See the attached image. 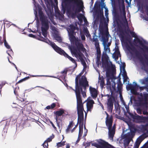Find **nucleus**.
Listing matches in <instances>:
<instances>
[{
  "label": "nucleus",
  "instance_id": "nucleus-40",
  "mask_svg": "<svg viewBox=\"0 0 148 148\" xmlns=\"http://www.w3.org/2000/svg\"><path fill=\"white\" fill-rule=\"evenodd\" d=\"M29 36L30 37H32L33 38H34L35 37V36L33 34H29Z\"/></svg>",
  "mask_w": 148,
  "mask_h": 148
},
{
  "label": "nucleus",
  "instance_id": "nucleus-31",
  "mask_svg": "<svg viewBox=\"0 0 148 148\" xmlns=\"http://www.w3.org/2000/svg\"><path fill=\"white\" fill-rule=\"evenodd\" d=\"M65 141H63L62 142L59 143L57 144L58 147H60L64 146L65 145Z\"/></svg>",
  "mask_w": 148,
  "mask_h": 148
},
{
  "label": "nucleus",
  "instance_id": "nucleus-2",
  "mask_svg": "<svg viewBox=\"0 0 148 148\" xmlns=\"http://www.w3.org/2000/svg\"><path fill=\"white\" fill-rule=\"evenodd\" d=\"M75 29V27L73 25H70L66 28L72 46L71 47H69V48L72 55L81 62L84 67L83 70L84 71L86 68V64L84 60L85 57L81 51L84 52L85 49L80 40L74 36L75 34L74 32Z\"/></svg>",
  "mask_w": 148,
  "mask_h": 148
},
{
  "label": "nucleus",
  "instance_id": "nucleus-38",
  "mask_svg": "<svg viewBox=\"0 0 148 148\" xmlns=\"http://www.w3.org/2000/svg\"><path fill=\"white\" fill-rule=\"evenodd\" d=\"M70 129H69V128L68 127L66 129V130H65V132L66 134H68L69 133V130Z\"/></svg>",
  "mask_w": 148,
  "mask_h": 148
},
{
  "label": "nucleus",
  "instance_id": "nucleus-30",
  "mask_svg": "<svg viewBox=\"0 0 148 148\" xmlns=\"http://www.w3.org/2000/svg\"><path fill=\"white\" fill-rule=\"evenodd\" d=\"M4 44L5 46L7 48L9 49L10 48V46L6 42L5 38V37L4 38Z\"/></svg>",
  "mask_w": 148,
  "mask_h": 148
},
{
  "label": "nucleus",
  "instance_id": "nucleus-44",
  "mask_svg": "<svg viewBox=\"0 0 148 148\" xmlns=\"http://www.w3.org/2000/svg\"><path fill=\"white\" fill-rule=\"evenodd\" d=\"M118 118L121 120H123L124 119L123 117L121 116H119Z\"/></svg>",
  "mask_w": 148,
  "mask_h": 148
},
{
  "label": "nucleus",
  "instance_id": "nucleus-51",
  "mask_svg": "<svg viewBox=\"0 0 148 148\" xmlns=\"http://www.w3.org/2000/svg\"><path fill=\"white\" fill-rule=\"evenodd\" d=\"M147 118L148 119V116L147 117ZM146 128L148 129V123L146 125Z\"/></svg>",
  "mask_w": 148,
  "mask_h": 148
},
{
  "label": "nucleus",
  "instance_id": "nucleus-17",
  "mask_svg": "<svg viewBox=\"0 0 148 148\" xmlns=\"http://www.w3.org/2000/svg\"><path fill=\"white\" fill-rule=\"evenodd\" d=\"M64 113V110L62 109H60L58 111H56L54 113L56 115L55 119L57 125L59 127H60L59 122L58 121V118L59 116H61Z\"/></svg>",
  "mask_w": 148,
  "mask_h": 148
},
{
  "label": "nucleus",
  "instance_id": "nucleus-14",
  "mask_svg": "<svg viewBox=\"0 0 148 148\" xmlns=\"http://www.w3.org/2000/svg\"><path fill=\"white\" fill-rule=\"evenodd\" d=\"M126 12L124 9L123 10L122 13L121 14V23L122 25L125 27H128V25L125 16Z\"/></svg>",
  "mask_w": 148,
  "mask_h": 148
},
{
  "label": "nucleus",
  "instance_id": "nucleus-50",
  "mask_svg": "<svg viewBox=\"0 0 148 148\" xmlns=\"http://www.w3.org/2000/svg\"><path fill=\"white\" fill-rule=\"evenodd\" d=\"M45 90H46V91H48V92H49V93L50 94H51V92H50V91L49 90H47V89H45Z\"/></svg>",
  "mask_w": 148,
  "mask_h": 148
},
{
  "label": "nucleus",
  "instance_id": "nucleus-47",
  "mask_svg": "<svg viewBox=\"0 0 148 148\" xmlns=\"http://www.w3.org/2000/svg\"><path fill=\"white\" fill-rule=\"evenodd\" d=\"M143 114H148V113L146 111H144Z\"/></svg>",
  "mask_w": 148,
  "mask_h": 148
},
{
  "label": "nucleus",
  "instance_id": "nucleus-59",
  "mask_svg": "<svg viewBox=\"0 0 148 148\" xmlns=\"http://www.w3.org/2000/svg\"><path fill=\"white\" fill-rule=\"evenodd\" d=\"M110 63L111 64V65H112V63L111 62H110Z\"/></svg>",
  "mask_w": 148,
  "mask_h": 148
},
{
  "label": "nucleus",
  "instance_id": "nucleus-28",
  "mask_svg": "<svg viewBox=\"0 0 148 148\" xmlns=\"http://www.w3.org/2000/svg\"><path fill=\"white\" fill-rule=\"evenodd\" d=\"M108 8H106V9H105V16H106V18L107 21L108 22L109 21V18L108 16Z\"/></svg>",
  "mask_w": 148,
  "mask_h": 148
},
{
  "label": "nucleus",
  "instance_id": "nucleus-64",
  "mask_svg": "<svg viewBox=\"0 0 148 148\" xmlns=\"http://www.w3.org/2000/svg\"><path fill=\"white\" fill-rule=\"evenodd\" d=\"M148 15V14H147Z\"/></svg>",
  "mask_w": 148,
  "mask_h": 148
},
{
  "label": "nucleus",
  "instance_id": "nucleus-41",
  "mask_svg": "<svg viewBox=\"0 0 148 148\" xmlns=\"http://www.w3.org/2000/svg\"><path fill=\"white\" fill-rule=\"evenodd\" d=\"M132 97H131L130 98V99L129 101V104H132Z\"/></svg>",
  "mask_w": 148,
  "mask_h": 148
},
{
  "label": "nucleus",
  "instance_id": "nucleus-4",
  "mask_svg": "<svg viewBox=\"0 0 148 148\" xmlns=\"http://www.w3.org/2000/svg\"><path fill=\"white\" fill-rule=\"evenodd\" d=\"M113 68L112 70H107L106 72L107 80L106 84L110 90H116V83L117 82L118 91L119 92L120 96H121V92L122 89V84L121 81L120 77H116L114 75V69Z\"/></svg>",
  "mask_w": 148,
  "mask_h": 148
},
{
  "label": "nucleus",
  "instance_id": "nucleus-43",
  "mask_svg": "<svg viewBox=\"0 0 148 148\" xmlns=\"http://www.w3.org/2000/svg\"><path fill=\"white\" fill-rule=\"evenodd\" d=\"M46 109H51V106H47L46 107Z\"/></svg>",
  "mask_w": 148,
  "mask_h": 148
},
{
  "label": "nucleus",
  "instance_id": "nucleus-21",
  "mask_svg": "<svg viewBox=\"0 0 148 148\" xmlns=\"http://www.w3.org/2000/svg\"><path fill=\"white\" fill-rule=\"evenodd\" d=\"M148 136V131H147L145 133H144L140 136L136 140V142L140 143L145 138Z\"/></svg>",
  "mask_w": 148,
  "mask_h": 148
},
{
  "label": "nucleus",
  "instance_id": "nucleus-25",
  "mask_svg": "<svg viewBox=\"0 0 148 148\" xmlns=\"http://www.w3.org/2000/svg\"><path fill=\"white\" fill-rule=\"evenodd\" d=\"M125 140H124V144L125 146H127L128 145L130 142L132 141V139H130L127 138H124Z\"/></svg>",
  "mask_w": 148,
  "mask_h": 148
},
{
  "label": "nucleus",
  "instance_id": "nucleus-24",
  "mask_svg": "<svg viewBox=\"0 0 148 148\" xmlns=\"http://www.w3.org/2000/svg\"><path fill=\"white\" fill-rule=\"evenodd\" d=\"M54 137L53 135L51 136L50 137L48 138L47 140H45L44 143L42 144L44 148H48V143L50 142L52 138Z\"/></svg>",
  "mask_w": 148,
  "mask_h": 148
},
{
  "label": "nucleus",
  "instance_id": "nucleus-22",
  "mask_svg": "<svg viewBox=\"0 0 148 148\" xmlns=\"http://www.w3.org/2000/svg\"><path fill=\"white\" fill-rule=\"evenodd\" d=\"M94 103V101L91 99H88L87 100L86 103V107L88 111H90L93 106V104Z\"/></svg>",
  "mask_w": 148,
  "mask_h": 148
},
{
  "label": "nucleus",
  "instance_id": "nucleus-60",
  "mask_svg": "<svg viewBox=\"0 0 148 148\" xmlns=\"http://www.w3.org/2000/svg\"><path fill=\"white\" fill-rule=\"evenodd\" d=\"M84 129H85L86 130V131H87V130L86 129V127H85V126H84Z\"/></svg>",
  "mask_w": 148,
  "mask_h": 148
},
{
  "label": "nucleus",
  "instance_id": "nucleus-11",
  "mask_svg": "<svg viewBox=\"0 0 148 148\" xmlns=\"http://www.w3.org/2000/svg\"><path fill=\"white\" fill-rule=\"evenodd\" d=\"M97 141L98 143H93L92 145L97 148H114L113 147L101 139L98 140Z\"/></svg>",
  "mask_w": 148,
  "mask_h": 148
},
{
  "label": "nucleus",
  "instance_id": "nucleus-62",
  "mask_svg": "<svg viewBox=\"0 0 148 148\" xmlns=\"http://www.w3.org/2000/svg\"><path fill=\"white\" fill-rule=\"evenodd\" d=\"M62 136H63V138H64V137H63V135H62Z\"/></svg>",
  "mask_w": 148,
  "mask_h": 148
},
{
  "label": "nucleus",
  "instance_id": "nucleus-33",
  "mask_svg": "<svg viewBox=\"0 0 148 148\" xmlns=\"http://www.w3.org/2000/svg\"><path fill=\"white\" fill-rule=\"evenodd\" d=\"M80 35L82 40H84L85 39V37L84 34H82L81 31L80 32Z\"/></svg>",
  "mask_w": 148,
  "mask_h": 148
},
{
  "label": "nucleus",
  "instance_id": "nucleus-63",
  "mask_svg": "<svg viewBox=\"0 0 148 148\" xmlns=\"http://www.w3.org/2000/svg\"><path fill=\"white\" fill-rule=\"evenodd\" d=\"M4 84H5V83H4V84L3 85V84H2V85L3 86V85H4Z\"/></svg>",
  "mask_w": 148,
  "mask_h": 148
},
{
  "label": "nucleus",
  "instance_id": "nucleus-16",
  "mask_svg": "<svg viewBox=\"0 0 148 148\" xmlns=\"http://www.w3.org/2000/svg\"><path fill=\"white\" fill-rule=\"evenodd\" d=\"M127 50L132 54H135L137 57L139 56V53L136 49L133 46H130L127 45L126 46Z\"/></svg>",
  "mask_w": 148,
  "mask_h": 148
},
{
  "label": "nucleus",
  "instance_id": "nucleus-9",
  "mask_svg": "<svg viewBox=\"0 0 148 148\" xmlns=\"http://www.w3.org/2000/svg\"><path fill=\"white\" fill-rule=\"evenodd\" d=\"M46 4L47 8L45 9V11L48 15L49 18L53 24V18L54 16L53 10L52 7L53 2L52 0H44Z\"/></svg>",
  "mask_w": 148,
  "mask_h": 148
},
{
  "label": "nucleus",
  "instance_id": "nucleus-54",
  "mask_svg": "<svg viewBox=\"0 0 148 148\" xmlns=\"http://www.w3.org/2000/svg\"><path fill=\"white\" fill-rule=\"evenodd\" d=\"M11 25H12L15 27H17V26L14 24H11Z\"/></svg>",
  "mask_w": 148,
  "mask_h": 148
},
{
  "label": "nucleus",
  "instance_id": "nucleus-20",
  "mask_svg": "<svg viewBox=\"0 0 148 148\" xmlns=\"http://www.w3.org/2000/svg\"><path fill=\"white\" fill-rule=\"evenodd\" d=\"M119 56L120 57V52L118 49V47H117L116 46L114 52V53L112 54V57L116 61L118 60Z\"/></svg>",
  "mask_w": 148,
  "mask_h": 148
},
{
  "label": "nucleus",
  "instance_id": "nucleus-10",
  "mask_svg": "<svg viewBox=\"0 0 148 148\" xmlns=\"http://www.w3.org/2000/svg\"><path fill=\"white\" fill-rule=\"evenodd\" d=\"M132 35L133 37L135 38L134 41L135 45L139 47L143 51L148 52V47L145 46L144 44L142 41V39L137 37L136 34L133 32Z\"/></svg>",
  "mask_w": 148,
  "mask_h": 148
},
{
  "label": "nucleus",
  "instance_id": "nucleus-34",
  "mask_svg": "<svg viewBox=\"0 0 148 148\" xmlns=\"http://www.w3.org/2000/svg\"><path fill=\"white\" fill-rule=\"evenodd\" d=\"M140 143L136 142L134 147V148H138Z\"/></svg>",
  "mask_w": 148,
  "mask_h": 148
},
{
  "label": "nucleus",
  "instance_id": "nucleus-49",
  "mask_svg": "<svg viewBox=\"0 0 148 148\" xmlns=\"http://www.w3.org/2000/svg\"><path fill=\"white\" fill-rule=\"evenodd\" d=\"M21 79V80H19L18 82L19 83H20V82H22L24 80V79Z\"/></svg>",
  "mask_w": 148,
  "mask_h": 148
},
{
  "label": "nucleus",
  "instance_id": "nucleus-7",
  "mask_svg": "<svg viewBox=\"0 0 148 148\" xmlns=\"http://www.w3.org/2000/svg\"><path fill=\"white\" fill-rule=\"evenodd\" d=\"M112 37L109 34L108 32L106 30L102 35L101 41L104 47V52L106 53L110 52L109 46L111 42Z\"/></svg>",
  "mask_w": 148,
  "mask_h": 148
},
{
  "label": "nucleus",
  "instance_id": "nucleus-53",
  "mask_svg": "<svg viewBox=\"0 0 148 148\" xmlns=\"http://www.w3.org/2000/svg\"><path fill=\"white\" fill-rule=\"evenodd\" d=\"M137 111L138 113L140 114L141 113V112L140 110H138Z\"/></svg>",
  "mask_w": 148,
  "mask_h": 148
},
{
  "label": "nucleus",
  "instance_id": "nucleus-37",
  "mask_svg": "<svg viewBox=\"0 0 148 148\" xmlns=\"http://www.w3.org/2000/svg\"><path fill=\"white\" fill-rule=\"evenodd\" d=\"M51 109H53L56 106V104L54 103H53L50 106Z\"/></svg>",
  "mask_w": 148,
  "mask_h": 148
},
{
  "label": "nucleus",
  "instance_id": "nucleus-46",
  "mask_svg": "<svg viewBox=\"0 0 148 148\" xmlns=\"http://www.w3.org/2000/svg\"><path fill=\"white\" fill-rule=\"evenodd\" d=\"M75 129V127H74L73 129H72L71 130V133L73 132Z\"/></svg>",
  "mask_w": 148,
  "mask_h": 148
},
{
  "label": "nucleus",
  "instance_id": "nucleus-58",
  "mask_svg": "<svg viewBox=\"0 0 148 148\" xmlns=\"http://www.w3.org/2000/svg\"><path fill=\"white\" fill-rule=\"evenodd\" d=\"M14 64L15 66L16 69V70H17V67H16V66L15 65V64Z\"/></svg>",
  "mask_w": 148,
  "mask_h": 148
},
{
  "label": "nucleus",
  "instance_id": "nucleus-26",
  "mask_svg": "<svg viewBox=\"0 0 148 148\" xmlns=\"http://www.w3.org/2000/svg\"><path fill=\"white\" fill-rule=\"evenodd\" d=\"M98 82L99 84L100 85L101 88L103 87L104 85V81L103 78H99Z\"/></svg>",
  "mask_w": 148,
  "mask_h": 148
},
{
  "label": "nucleus",
  "instance_id": "nucleus-29",
  "mask_svg": "<svg viewBox=\"0 0 148 148\" xmlns=\"http://www.w3.org/2000/svg\"><path fill=\"white\" fill-rule=\"evenodd\" d=\"M55 39L59 42H60L62 41V39L61 37L59 36L56 35L54 36Z\"/></svg>",
  "mask_w": 148,
  "mask_h": 148
},
{
  "label": "nucleus",
  "instance_id": "nucleus-12",
  "mask_svg": "<svg viewBox=\"0 0 148 148\" xmlns=\"http://www.w3.org/2000/svg\"><path fill=\"white\" fill-rule=\"evenodd\" d=\"M101 8L102 10H100L98 11H96L95 14L93 16L94 18L95 19V21H97L99 19H100V21H101L104 18L103 9L104 8L106 9V8H107L106 7V4L104 3H103L101 4Z\"/></svg>",
  "mask_w": 148,
  "mask_h": 148
},
{
  "label": "nucleus",
  "instance_id": "nucleus-56",
  "mask_svg": "<svg viewBox=\"0 0 148 148\" xmlns=\"http://www.w3.org/2000/svg\"><path fill=\"white\" fill-rule=\"evenodd\" d=\"M101 107H102V108L103 109V108H104V107H103V105H102V104L101 105Z\"/></svg>",
  "mask_w": 148,
  "mask_h": 148
},
{
  "label": "nucleus",
  "instance_id": "nucleus-3",
  "mask_svg": "<svg viewBox=\"0 0 148 148\" xmlns=\"http://www.w3.org/2000/svg\"><path fill=\"white\" fill-rule=\"evenodd\" d=\"M62 6L63 14L66 11L69 16H73L80 11H83V3L82 0H64Z\"/></svg>",
  "mask_w": 148,
  "mask_h": 148
},
{
  "label": "nucleus",
  "instance_id": "nucleus-55",
  "mask_svg": "<svg viewBox=\"0 0 148 148\" xmlns=\"http://www.w3.org/2000/svg\"><path fill=\"white\" fill-rule=\"evenodd\" d=\"M77 125H77V124L76 125H75V127H75V128H76L77 127Z\"/></svg>",
  "mask_w": 148,
  "mask_h": 148
},
{
  "label": "nucleus",
  "instance_id": "nucleus-32",
  "mask_svg": "<svg viewBox=\"0 0 148 148\" xmlns=\"http://www.w3.org/2000/svg\"><path fill=\"white\" fill-rule=\"evenodd\" d=\"M32 77H53L55 78H56V77H55L53 76H49V75H32Z\"/></svg>",
  "mask_w": 148,
  "mask_h": 148
},
{
  "label": "nucleus",
  "instance_id": "nucleus-27",
  "mask_svg": "<svg viewBox=\"0 0 148 148\" xmlns=\"http://www.w3.org/2000/svg\"><path fill=\"white\" fill-rule=\"evenodd\" d=\"M122 104L125 106V109H126L127 112H128L129 110V106L128 105H126L123 100L122 101Z\"/></svg>",
  "mask_w": 148,
  "mask_h": 148
},
{
  "label": "nucleus",
  "instance_id": "nucleus-19",
  "mask_svg": "<svg viewBox=\"0 0 148 148\" xmlns=\"http://www.w3.org/2000/svg\"><path fill=\"white\" fill-rule=\"evenodd\" d=\"M89 90L92 97L94 99L96 98L97 96L98 91L95 88L90 86Z\"/></svg>",
  "mask_w": 148,
  "mask_h": 148
},
{
  "label": "nucleus",
  "instance_id": "nucleus-23",
  "mask_svg": "<svg viewBox=\"0 0 148 148\" xmlns=\"http://www.w3.org/2000/svg\"><path fill=\"white\" fill-rule=\"evenodd\" d=\"M55 10L56 16L60 20H63V15L60 14L57 7H55Z\"/></svg>",
  "mask_w": 148,
  "mask_h": 148
},
{
  "label": "nucleus",
  "instance_id": "nucleus-13",
  "mask_svg": "<svg viewBox=\"0 0 148 148\" xmlns=\"http://www.w3.org/2000/svg\"><path fill=\"white\" fill-rule=\"evenodd\" d=\"M135 135L134 132L130 129H127L123 131L122 136L123 138H127L132 139Z\"/></svg>",
  "mask_w": 148,
  "mask_h": 148
},
{
  "label": "nucleus",
  "instance_id": "nucleus-8",
  "mask_svg": "<svg viewBox=\"0 0 148 148\" xmlns=\"http://www.w3.org/2000/svg\"><path fill=\"white\" fill-rule=\"evenodd\" d=\"M107 115L106 123V125L108 127L109 137L110 140H113V137L115 132V125H114L112 127V118L111 117L108 118V114L107 113Z\"/></svg>",
  "mask_w": 148,
  "mask_h": 148
},
{
  "label": "nucleus",
  "instance_id": "nucleus-5",
  "mask_svg": "<svg viewBox=\"0 0 148 148\" xmlns=\"http://www.w3.org/2000/svg\"><path fill=\"white\" fill-rule=\"evenodd\" d=\"M83 32L87 37L92 42L94 43L95 48L96 49V63L97 65H99L100 62L101 53L99 46V41L98 39V36L94 34L93 38H91L90 35L89 33L88 29L86 27H84Z\"/></svg>",
  "mask_w": 148,
  "mask_h": 148
},
{
  "label": "nucleus",
  "instance_id": "nucleus-18",
  "mask_svg": "<svg viewBox=\"0 0 148 148\" xmlns=\"http://www.w3.org/2000/svg\"><path fill=\"white\" fill-rule=\"evenodd\" d=\"M114 101V98L112 96H110L108 99L107 103L108 108V109L111 111H112V110L113 104Z\"/></svg>",
  "mask_w": 148,
  "mask_h": 148
},
{
  "label": "nucleus",
  "instance_id": "nucleus-39",
  "mask_svg": "<svg viewBox=\"0 0 148 148\" xmlns=\"http://www.w3.org/2000/svg\"><path fill=\"white\" fill-rule=\"evenodd\" d=\"M50 123H51V124L52 125V126L53 127L55 130H56V127L53 124V123L51 122V121H50Z\"/></svg>",
  "mask_w": 148,
  "mask_h": 148
},
{
  "label": "nucleus",
  "instance_id": "nucleus-1",
  "mask_svg": "<svg viewBox=\"0 0 148 148\" xmlns=\"http://www.w3.org/2000/svg\"><path fill=\"white\" fill-rule=\"evenodd\" d=\"M82 74L81 73L76 77L75 81L76 90L75 91L77 101V108L78 115V123L79 124V132L77 142H78L80 139L79 138L82 135L83 130L84 108L80 94L81 93L83 97H85L86 95L85 92L86 87L88 86V82L86 78L84 76H82L79 79V84L78 85V79Z\"/></svg>",
  "mask_w": 148,
  "mask_h": 148
},
{
  "label": "nucleus",
  "instance_id": "nucleus-48",
  "mask_svg": "<svg viewBox=\"0 0 148 148\" xmlns=\"http://www.w3.org/2000/svg\"><path fill=\"white\" fill-rule=\"evenodd\" d=\"M66 148H70V145L69 144L66 145Z\"/></svg>",
  "mask_w": 148,
  "mask_h": 148
},
{
  "label": "nucleus",
  "instance_id": "nucleus-42",
  "mask_svg": "<svg viewBox=\"0 0 148 148\" xmlns=\"http://www.w3.org/2000/svg\"><path fill=\"white\" fill-rule=\"evenodd\" d=\"M113 14L114 15V16L115 17V18H116V19L118 20L119 18H117V17H116L117 15V14L116 13H113Z\"/></svg>",
  "mask_w": 148,
  "mask_h": 148
},
{
  "label": "nucleus",
  "instance_id": "nucleus-6",
  "mask_svg": "<svg viewBox=\"0 0 148 148\" xmlns=\"http://www.w3.org/2000/svg\"><path fill=\"white\" fill-rule=\"evenodd\" d=\"M33 0L34 5V10L36 17L35 19H36L37 20H38V18L37 17V11L38 10L40 20L41 22V28H49V22L47 19V17L44 15L42 12L41 11V7L40 5L36 2L35 0Z\"/></svg>",
  "mask_w": 148,
  "mask_h": 148
},
{
  "label": "nucleus",
  "instance_id": "nucleus-57",
  "mask_svg": "<svg viewBox=\"0 0 148 148\" xmlns=\"http://www.w3.org/2000/svg\"><path fill=\"white\" fill-rule=\"evenodd\" d=\"M36 87H41V88H43L42 87H40V86H37Z\"/></svg>",
  "mask_w": 148,
  "mask_h": 148
},
{
  "label": "nucleus",
  "instance_id": "nucleus-35",
  "mask_svg": "<svg viewBox=\"0 0 148 148\" xmlns=\"http://www.w3.org/2000/svg\"><path fill=\"white\" fill-rule=\"evenodd\" d=\"M141 148H148V140L143 145Z\"/></svg>",
  "mask_w": 148,
  "mask_h": 148
},
{
  "label": "nucleus",
  "instance_id": "nucleus-45",
  "mask_svg": "<svg viewBox=\"0 0 148 148\" xmlns=\"http://www.w3.org/2000/svg\"><path fill=\"white\" fill-rule=\"evenodd\" d=\"M54 1L55 3L56 4V5H57L58 4V1L57 0H54Z\"/></svg>",
  "mask_w": 148,
  "mask_h": 148
},
{
  "label": "nucleus",
  "instance_id": "nucleus-61",
  "mask_svg": "<svg viewBox=\"0 0 148 148\" xmlns=\"http://www.w3.org/2000/svg\"><path fill=\"white\" fill-rule=\"evenodd\" d=\"M29 78V77H26L25 78V79H26V78Z\"/></svg>",
  "mask_w": 148,
  "mask_h": 148
},
{
  "label": "nucleus",
  "instance_id": "nucleus-52",
  "mask_svg": "<svg viewBox=\"0 0 148 148\" xmlns=\"http://www.w3.org/2000/svg\"><path fill=\"white\" fill-rule=\"evenodd\" d=\"M62 73H66V72L65 71H62L61 72Z\"/></svg>",
  "mask_w": 148,
  "mask_h": 148
},
{
  "label": "nucleus",
  "instance_id": "nucleus-36",
  "mask_svg": "<svg viewBox=\"0 0 148 148\" xmlns=\"http://www.w3.org/2000/svg\"><path fill=\"white\" fill-rule=\"evenodd\" d=\"M73 122H70L68 126L67 127L69 128V129H71L73 127Z\"/></svg>",
  "mask_w": 148,
  "mask_h": 148
},
{
  "label": "nucleus",
  "instance_id": "nucleus-15",
  "mask_svg": "<svg viewBox=\"0 0 148 148\" xmlns=\"http://www.w3.org/2000/svg\"><path fill=\"white\" fill-rule=\"evenodd\" d=\"M77 18L79 21V25H81L83 22V20H84V25L87 26H88V23L87 21V19L82 14H79L77 16Z\"/></svg>",
  "mask_w": 148,
  "mask_h": 148
}]
</instances>
